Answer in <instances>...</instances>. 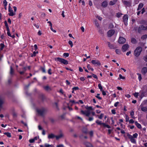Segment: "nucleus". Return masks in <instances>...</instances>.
<instances>
[{
	"label": "nucleus",
	"instance_id": "1",
	"mask_svg": "<svg viewBox=\"0 0 147 147\" xmlns=\"http://www.w3.org/2000/svg\"><path fill=\"white\" fill-rule=\"evenodd\" d=\"M55 60L56 61H59L61 63L64 65H67L68 64V61L66 60L59 57H57L55 58Z\"/></svg>",
	"mask_w": 147,
	"mask_h": 147
},
{
	"label": "nucleus",
	"instance_id": "2",
	"mask_svg": "<svg viewBox=\"0 0 147 147\" xmlns=\"http://www.w3.org/2000/svg\"><path fill=\"white\" fill-rule=\"evenodd\" d=\"M142 51V48L141 47H137L134 51V54L135 56L136 57H138L140 55Z\"/></svg>",
	"mask_w": 147,
	"mask_h": 147
},
{
	"label": "nucleus",
	"instance_id": "3",
	"mask_svg": "<svg viewBox=\"0 0 147 147\" xmlns=\"http://www.w3.org/2000/svg\"><path fill=\"white\" fill-rule=\"evenodd\" d=\"M129 47V45L127 44L123 45L121 48V50L123 52H125L128 50Z\"/></svg>",
	"mask_w": 147,
	"mask_h": 147
},
{
	"label": "nucleus",
	"instance_id": "4",
	"mask_svg": "<svg viewBox=\"0 0 147 147\" xmlns=\"http://www.w3.org/2000/svg\"><path fill=\"white\" fill-rule=\"evenodd\" d=\"M9 5L10 4H9V5L8 8V11L9 13V15L10 16H13L16 14V13L13 12V11L11 7Z\"/></svg>",
	"mask_w": 147,
	"mask_h": 147
},
{
	"label": "nucleus",
	"instance_id": "5",
	"mask_svg": "<svg viewBox=\"0 0 147 147\" xmlns=\"http://www.w3.org/2000/svg\"><path fill=\"white\" fill-rule=\"evenodd\" d=\"M36 111L39 114L41 115H42L45 112V110L43 108L37 109Z\"/></svg>",
	"mask_w": 147,
	"mask_h": 147
},
{
	"label": "nucleus",
	"instance_id": "6",
	"mask_svg": "<svg viewBox=\"0 0 147 147\" xmlns=\"http://www.w3.org/2000/svg\"><path fill=\"white\" fill-rule=\"evenodd\" d=\"M127 136H128L131 142L132 143L135 144L136 143V140L132 136L130 135L129 134H127Z\"/></svg>",
	"mask_w": 147,
	"mask_h": 147
},
{
	"label": "nucleus",
	"instance_id": "7",
	"mask_svg": "<svg viewBox=\"0 0 147 147\" xmlns=\"http://www.w3.org/2000/svg\"><path fill=\"white\" fill-rule=\"evenodd\" d=\"M115 31L114 30H109L107 32V35L109 37L111 36L115 33Z\"/></svg>",
	"mask_w": 147,
	"mask_h": 147
},
{
	"label": "nucleus",
	"instance_id": "8",
	"mask_svg": "<svg viewBox=\"0 0 147 147\" xmlns=\"http://www.w3.org/2000/svg\"><path fill=\"white\" fill-rule=\"evenodd\" d=\"M141 72L143 75H145L147 73V67H143L141 69Z\"/></svg>",
	"mask_w": 147,
	"mask_h": 147
},
{
	"label": "nucleus",
	"instance_id": "9",
	"mask_svg": "<svg viewBox=\"0 0 147 147\" xmlns=\"http://www.w3.org/2000/svg\"><path fill=\"white\" fill-rule=\"evenodd\" d=\"M126 41V39L123 37H119V42L120 44H123Z\"/></svg>",
	"mask_w": 147,
	"mask_h": 147
},
{
	"label": "nucleus",
	"instance_id": "10",
	"mask_svg": "<svg viewBox=\"0 0 147 147\" xmlns=\"http://www.w3.org/2000/svg\"><path fill=\"white\" fill-rule=\"evenodd\" d=\"M11 112L13 117H16L17 116V114L16 112L15 109L14 108H12L11 109Z\"/></svg>",
	"mask_w": 147,
	"mask_h": 147
},
{
	"label": "nucleus",
	"instance_id": "11",
	"mask_svg": "<svg viewBox=\"0 0 147 147\" xmlns=\"http://www.w3.org/2000/svg\"><path fill=\"white\" fill-rule=\"evenodd\" d=\"M81 112L82 114L85 115L87 116H89L90 115V113L88 111H84L82 110L81 111Z\"/></svg>",
	"mask_w": 147,
	"mask_h": 147
},
{
	"label": "nucleus",
	"instance_id": "12",
	"mask_svg": "<svg viewBox=\"0 0 147 147\" xmlns=\"http://www.w3.org/2000/svg\"><path fill=\"white\" fill-rule=\"evenodd\" d=\"M92 63L94 65L97 64L100 65H101L100 62L98 60H92L91 61Z\"/></svg>",
	"mask_w": 147,
	"mask_h": 147
},
{
	"label": "nucleus",
	"instance_id": "13",
	"mask_svg": "<svg viewBox=\"0 0 147 147\" xmlns=\"http://www.w3.org/2000/svg\"><path fill=\"white\" fill-rule=\"evenodd\" d=\"M128 19V17L127 15H125L123 18V20L124 22L125 25L127 24V22Z\"/></svg>",
	"mask_w": 147,
	"mask_h": 147
},
{
	"label": "nucleus",
	"instance_id": "14",
	"mask_svg": "<svg viewBox=\"0 0 147 147\" xmlns=\"http://www.w3.org/2000/svg\"><path fill=\"white\" fill-rule=\"evenodd\" d=\"M64 135L62 132L61 131L60 134L59 135L56 136H55V138L57 140H58L63 137Z\"/></svg>",
	"mask_w": 147,
	"mask_h": 147
},
{
	"label": "nucleus",
	"instance_id": "15",
	"mask_svg": "<svg viewBox=\"0 0 147 147\" xmlns=\"http://www.w3.org/2000/svg\"><path fill=\"white\" fill-rule=\"evenodd\" d=\"M140 107L142 111L143 112H146L147 111V107H144L142 104L140 105Z\"/></svg>",
	"mask_w": 147,
	"mask_h": 147
},
{
	"label": "nucleus",
	"instance_id": "16",
	"mask_svg": "<svg viewBox=\"0 0 147 147\" xmlns=\"http://www.w3.org/2000/svg\"><path fill=\"white\" fill-rule=\"evenodd\" d=\"M47 23H50V26H51V30L53 32L55 33H56V30H54L52 27V24L51 22L50 21H48Z\"/></svg>",
	"mask_w": 147,
	"mask_h": 147
},
{
	"label": "nucleus",
	"instance_id": "17",
	"mask_svg": "<svg viewBox=\"0 0 147 147\" xmlns=\"http://www.w3.org/2000/svg\"><path fill=\"white\" fill-rule=\"evenodd\" d=\"M56 136H55L53 134H49L48 136V138L49 139L53 138H55Z\"/></svg>",
	"mask_w": 147,
	"mask_h": 147
},
{
	"label": "nucleus",
	"instance_id": "18",
	"mask_svg": "<svg viewBox=\"0 0 147 147\" xmlns=\"http://www.w3.org/2000/svg\"><path fill=\"white\" fill-rule=\"evenodd\" d=\"M144 4L142 3H140L138 6V7L137 9V10H139L143 6Z\"/></svg>",
	"mask_w": 147,
	"mask_h": 147
},
{
	"label": "nucleus",
	"instance_id": "19",
	"mask_svg": "<svg viewBox=\"0 0 147 147\" xmlns=\"http://www.w3.org/2000/svg\"><path fill=\"white\" fill-rule=\"evenodd\" d=\"M135 123L136 125L138 127V128L139 129H140L142 128L141 125L140 124L138 123L137 121H136L135 122Z\"/></svg>",
	"mask_w": 147,
	"mask_h": 147
},
{
	"label": "nucleus",
	"instance_id": "20",
	"mask_svg": "<svg viewBox=\"0 0 147 147\" xmlns=\"http://www.w3.org/2000/svg\"><path fill=\"white\" fill-rule=\"evenodd\" d=\"M107 2L106 1H103L102 3V5L104 7H105L107 5Z\"/></svg>",
	"mask_w": 147,
	"mask_h": 147
},
{
	"label": "nucleus",
	"instance_id": "21",
	"mask_svg": "<svg viewBox=\"0 0 147 147\" xmlns=\"http://www.w3.org/2000/svg\"><path fill=\"white\" fill-rule=\"evenodd\" d=\"M107 45L111 49H114V46H113L109 42H107Z\"/></svg>",
	"mask_w": 147,
	"mask_h": 147
},
{
	"label": "nucleus",
	"instance_id": "22",
	"mask_svg": "<svg viewBox=\"0 0 147 147\" xmlns=\"http://www.w3.org/2000/svg\"><path fill=\"white\" fill-rule=\"evenodd\" d=\"M85 108L88 110H92L93 108L92 107H88V106H86L85 107Z\"/></svg>",
	"mask_w": 147,
	"mask_h": 147
},
{
	"label": "nucleus",
	"instance_id": "23",
	"mask_svg": "<svg viewBox=\"0 0 147 147\" xmlns=\"http://www.w3.org/2000/svg\"><path fill=\"white\" fill-rule=\"evenodd\" d=\"M4 134L6 135L8 137L10 138L11 137V133L9 132L4 133Z\"/></svg>",
	"mask_w": 147,
	"mask_h": 147
},
{
	"label": "nucleus",
	"instance_id": "24",
	"mask_svg": "<svg viewBox=\"0 0 147 147\" xmlns=\"http://www.w3.org/2000/svg\"><path fill=\"white\" fill-rule=\"evenodd\" d=\"M137 74L138 76V79L139 81H140L142 79L141 75V74L139 73Z\"/></svg>",
	"mask_w": 147,
	"mask_h": 147
},
{
	"label": "nucleus",
	"instance_id": "25",
	"mask_svg": "<svg viewBox=\"0 0 147 147\" xmlns=\"http://www.w3.org/2000/svg\"><path fill=\"white\" fill-rule=\"evenodd\" d=\"M45 147H53V146L52 145H50L49 144L46 143L45 144Z\"/></svg>",
	"mask_w": 147,
	"mask_h": 147
},
{
	"label": "nucleus",
	"instance_id": "26",
	"mask_svg": "<svg viewBox=\"0 0 147 147\" xmlns=\"http://www.w3.org/2000/svg\"><path fill=\"white\" fill-rule=\"evenodd\" d=\"M130 114L132 118L134 119L135 118V117L134 116V112L133 111H131L130 112Z\"/></svg>",
	"mask_w": 147,
	"mask_h": 147
},
{
	"label": "nucleus",
	"instance_id": "27",
	"mask_svg": "<svg viewBox=\"0 0 147 147\" xmlns=\"http://www.w3.org/2000/svg\"><path fill=\"white\" fill-rule=\"evenodd\" d=\"M102 124L105 127H106L108 128H111V127L109 125H108L106 124L105 123H102Z\"/></svg>",
	"mask_w": 147,
	"mask_h": 147
},
{
	"label": "nucleus",
	"instance_id": "28",
	"mask_svg": "<svg viewBox=\"0 0 147 147\" xmlns=\"http://www.w3.org/2000/svg\"><path fill=\"white\" fill-rule=\"evenodd\" d=\"M115 52L117 54L120 55L121 54V51L118 49H117L115 50Z\"/></svg>",
	"mask_w": 147,
	"mask_h": 147
},
{
	"label": "nucleus",
	"instance_id": "29",
	"mask_svg": "<svg viewBox=\"0 0 147 147\" xmlns=\"http://www.w3.org/2000/svg\"><path fill=\"white\" fill-rule=\"evenodd\" d=\"M7 33L8 35L9 36H11L10 33V32L9 31V27H8L7 28Z\"/></svg>",
	"mask_w": 147,
	"mask_h": 147
},
{
	"label": "nucleus",
	"instance_id": "30",
	"mask_svg": "<svg viewBox=\"0 0 147 147\" xmlns=\"http://www.w3.org/2000/svg\"><path fill=\"white\" fill-rule=\"evenodd\" d=\"M14 70L13 69L12 67L11 66L10 67V74L11 75H12L13 74Z\"/></svg>",
	"mask_w": 147,
	"mask_h": 147
},
{
	"label": "nucleus",
	"instance_id": "31",
	"mask_svg": "<svg viewBox=\"0 0 147 147\" xmlns=\"http://www.w3.org/2000/svg\"><path fill=\"white\" fill-rule=\"evenodd\" d=\"M99 88L100 90V91H102L103 90V88L101 84H99L98 85Z\"/></svg>",
	"mask_w": 147,
	"mask_h": 147
},
{
	"label": "nucleus",
	"instance_id": "32",
	"mask_svg": "<svg viewBox=\"0 0 147 147\" xmlns=\"http://www.w3.org/2000/svg\"><path fill=\"white\" fill-rule=\"evenodd\" d=\"M4 101L3 100H0V107H2L3 104L4 103Z\"/></svg>",
	"mask_w": 147,
	"mask_h": 147
},
{
	"label": "nucleus",
	"instance_id": "33",
	"mask_svg": "<svg viewBox=\"0 0 147 147\" xmlns=\"http://www.w3.org/2000/svg\"><path fill=\"white\" fill-rule=\"evenodd\" d=\"M131 42L133 43H135L136 42V40L134 38H132L131 39Z\"/></svg>",
	"mask_w": 147,
	"mask_h": 147
},
{
	"label": "nucleus",
	"instance_id": "34",
	"mask_svg": "<svg viewBox=\"0 0 147 147\" xmlns=\"http://www.w3.org/2000/svg\"><path fill=\"white\" fill-rule=\"evenodd\" d=\"M100 94H97V95L95 97L98 98L99 100H101L102 98L99 96Z\"/></svg>",
	"mask_w": 147,
	"mask_h": 147
},
{
	"label": "nucleus",
	"instance_id": "35",
	"mask_svg": "<svg viewBox=\"0 0 147 147\" xmlns=\"http://www.w3.org/2000/svg\"><path fill=\"white\" fill-rule=\"evenodd\" d=\"M3 3L5 7L7 5V3L6 0H4L3 1Z\"/></svg>",
	"mask_w": 147,
	"mask_h": 147
},
{
	"label": "nucleus",
	"instance_id": "36",
	"mask_svg": "<svg viewBox=\"0 0 147 147\" xmlns=\"http://www.w3.org/2000/svg\"><path fill=\"white\" fill-rule=\"evenodd\" d=\"M68 44L70 45L71 47L73 46V43L72 41L71 40H69L68 41Z\"/></svg>",
	"mask_w": 147,
	"mask_h": 147
},
{
	"label": "nucleus",
	"instance_id": "37",
	"mask_svg": "<svg viewBox=\"0 0 147 147\" xmlns=\"http://www.w3.org/2000/svg\"><path fill=\"white\" fill-rule=\"evenodd\" d=\"M96 122L98 125L102 124V123H102L101 121H99L98 120H97L96 121Z\"/></svg>",
	"mask_w": 147,
	"mask_h": 147
},
{
	"label": "nucleus",
	"instance_id": "38",
	"mask_svg": "<svg viewBox=\"0 0 147 147\" xmlns=\"http://www.w3.org/2000/svg\"><path fill=\"white\" fill-rule=\"evenodd\" d=\"M87 67L88 69H91L92 71H93L94 70V69L93 68H91L90 67V65L89 64H88L87 65Z\"/></svg>",
	"mask_w": 147,
	"mask_h": 147
},
{
	"label": "nucleus",
	"instance_id": "39",
	"mask_svg": "<svg viewBox=\"0 0 147 147\" xmlns=\"http://www.w3.org/2000/svg\"><path fill=\"white\" fill-rule=\"evenodd\" d=\"M138 136V134L137 133H135L132 136L134 138H136Z\"/></svg>",
	"mask_w": 147,
	"mask_h": 147
},
{
	"label": "nucleus",
	"instance_id": "40",
	"mask_svg": "<svg viewBox=\"0 0 147 147\" xmlns=\"http://www.w3.org/2000/svg\"><path fill=\"white\" fill-rule=\"evenodd\" d=\"M119 77L120 79H122L123 80H124L125 79V77L123 76H122V75L121 74H120L119 75Z\"/></svg>",
	"mask_w": 147,
	"mask_h": 147
},
{
	"label": "nucleus",
	"instance_id": "41",
	"mask_svg": "<svg viewBox=\"0 0 147 147\" xmlns=\"http://www.w3.org/2000/svg\"><path fill=\"white\" fill-rule=\"evenodd\" d=\"M147 38V35L146 34L144 35L141 38L142 39H146Z\"/></svg>",
	"mask_w": 147,
	"mask_h": 147
},
{
	"label": "nucleus",
	"instance_id": "42",
	"mask_svg": "<svg viewBox=\"0 0 147 147\" xmlns=\"http://www.w3.org/2000/svg\"><path fill=\"white\" fill-rule=\"evenodd\" d=\"M63 55L64 57H67L69 56V54L67 53H64L63 54Z\"/></svg>",
	"mask_w": 147,
	"mask_h": 147
},
{
	"label": "nucleus",
	"instance_id": "43",
	"mask_svg": "<svg viewBox=\"0 0 147 147\" xmlns=\"http://www.w3.org/2000/svg\"><path fill=\"white\" fill-rule=\"evenodd\" d=\"M139 95V93L138 92H135L134 94V96L136 98H137Z\"/></svg>",
	"mask_w": 147,
	"mask_h": 147
},
{
	"label": "nucleus",
	"instance_id": "44",
	"mask_svg": "<svg viewBox=\"0 0 147 147\" xmlns=\"http://www.w3.org/2000/svg\"><path fill=\"white\" fill-rule=\"evenodd\" d=\"M115 3V2H114V1H111L109 3V5H112L114 4Z\"/></svg>",
	"mask_w": 147,
	"mask_h": 147
},
{
	"label": "nucleus",
	"instance_id": "45",
	"mask_svg": "<svg viewBox=\"0 0 147 147\" xmlns=\"http://www.w3.org/2000/svg\"><path fill=\"white\" fill-rule=\"evenodd\" d=\"M35 141L33 139H30L29 140V142L30 143H34V142Z\"/></svg>",
	"mask_w": 147,
	"mask_h": 147
},
{
	"label": "nucleus",
	"instance_id": "46",
	"mask_svg": "<svg viewBox=\"0 0 147 147\" xmlns=\"http://www.w3.org/2000/svg\"><path fill=\"white\" fill-rule=\"evenodd\" d=\"M92 76L95 78L98 79V77L97 76L94 74H92Z\"/></svg>",
	"mask_w": 147,
	"mask_h": 147
},
{
	"label": "nucleus",
	"instance_id": "47",
	"mask_svg": "<svg viewBox=\"0 0 147 147\" xmlns=\"http://www.w3.org/2000/svg\"><path fill=\"white\" fill-rule=\"evenodd\" d=\"M80 80L82 81H84L85 80V78L83 77H81L80 78Z\"/></svg>",
	"mask_w": 147,
	"mask_h": 147
},
{
	"label": "nucleus",
	"instance_id": "48",
	"mask_svg": "<svg viewBox=\"0 0 147 147\" xmlns=\"http://www.w3.org/2000/svg\"><path fill=\"white\" fill-rule=\"evenodd\" d=\"M44 88L46 90H48L50 88L48 86H46L44 87Z\"/></svg>",
	"mask_w": 147,
	"mask_h": 147
},
{
	"label": "nucleus",
	"instance_id": "49",
	"mask_svg": "<svg viewBox=\"0 0 147 147\" xmlns=\"http://www.w3.org/2000/svg\"><path fill=\"white\" fill-rule=\"evenodd\" d=\"M0 46L1 47V49L2 50L4 47V45L3 44L1 43L0 44Z\"/></svg>",
	"mask_w": 147,
	"mask_h": 147
},
{
	"label": "nucleus",
	"instance_id": "50",
	"mask_svg": "<svg viewBox=\"0 0 147 147\" xmlns=\"http://www.w3.org/2000/svg\"><path fill=\"white\" fill-rule=\"evenodd\" d=\"M51 69L50 68L49 69L48 71V73L49 74H50V75L52 73L51 72Z\"/></svg>",
	"mask_w": 147,
	"mask_h": 147
},
{
	"label": "nucleus",
	"instance_id": "51",
	"mask_svg": "<svg viewBox=\"0 0 147 147\" xmlns=\"http://www.w3.org/2000/svg\"><path fill=\"white\" fill-rule=\"evenodd\" d=\"M95 25L97 27H98L99 26V24L98 22H97L96 21H95Z\"/></svg>",
	"mask_w": 147,
	"mask_h": 147
},
{
	"label": "nucleus",
	"instance_id": "52",
	"mask_svg": "<svg viewBox=\"0 0 147 147\" xmlns=\"http://www.w3.org/2000/svg\"><path fill=\"white\" fill-rule=\"evenodd\" d=\"M129 123H134V121L132 119H131L129 120Z\"/></svg>",
	"mask_w": 147,
	"mask_h": 147
},
{
	"label": "nucleus",
	"instance_id": "53",
	"mask_svg": "<svg viewBox=\"0 0 147 147\" xmlns=\"http://www.w3.org/2000/svg\"><path fill=\"white\" fill-rule=\"evenodd\" d=\"M79 71L81 72H82L83 71V69L80 67H79Z\"/></svg>",
	"mask_w": 147,
	"mask_h": 147
},
{
	"label": "nucleus",
	"instance_id": "54",
	"mask_svg": "<svg viewBox=\"0 0 147 147\" xmlns=\"http://www.w3.org/2000/svg\"><path fill=\"white\" fill-rule=\"evenodd\" d=\"M89 134L90 136H93V132L92 131H91L89 132Z\"/></svg>",
	"mask_w": 147,
	"mask_h": 147
},
{
	"label": "nucleus",
	"instance_id": "55",
	"mask_svg": "<svg viewBox=\"0 0 147 147\" xmlns=\"http://www.w3.org/2000/svg\"><path fill=\"white\" fill-rule=\"evenodd\" d=\"M111 112L113 114H115L116 113L114 109H113L111 110Z\"/></svg>",
	"mask_w": 147,
	"mask_h": 147
},
{
	"label": "nucleus",
	"instance_id": "56",
	"mask_svg": "<svg viewBox=\"0 0 147 147\" xmlns=\"http://www.w3.org/2000/svg\"><path fill=\"white\" fill-rule=\"evenodd\" d=\"M103 114H101L100 116H99V117H98V118L100 119H102L103 117Z\"/></svg>",
	"mask_w": 147,
	"mask_h": 147
},
{
	"label": "nucleus",
	"instance_id": "57",
	"mask_svg": "<svg viewBox=\"0 0 147 147\" xmlns=\"http://www.w3.org/2000/svg\"><path fill=\"white\" fill-rule=\"evenodd\" d=\"M79 89V88L78 87H75L73 88V89L74 90H76Z\"/></svg>",
	"mask_w": 147,
	"mask_h": 147
},
{
	"label": "nucleus",
	"instance_id": "58",
	"mask_svg": "<svg viewBox=\"0 0 147 147\" xmlns=\"http://www.w3.org/2000/svg\"><path fill=\"white\" fill-rule=\"evenodd\" d=\"M129 117L127 115H126V121H128L129 120Z\"/></svg>",
	"mask_w": 147,
	"mask_h": 147
},
{
	"label": "nucleus",
	"instance_id": "59",
	"mask_svg": "<svg viewBox=\"0 0 147 147\" xmlns=\"http://www.w3.org/2000/svg\"><path fill=\"white\" fill-rule=\"evenodd\" d=\"M145 11V9L144 8H143L142 10V14H143Z\"/></svg>",
	"mask_w": 147,
	"mask_h": 147
},
{
	"label": "nucleus",
	"instance_id": "60",
	"mask_svg": "<svg viewBox=\"0 0 147 147\" xmlns=\"http://www.w3.org/2000/svg\"><path fill=\"white\" fill-rule=\"evenodd\" d=\"M76 118H77V119H80V120H81L82 121V119L79 116H76Z\"/></svg>",
	"mask_w": 147,
	"mask_h": 147
},
{
	"label": "nucleus",
	"instance_id": "61",
	"mask_svg": "<svg viewBox=\"0 0 147 147\" xmlns=\"http://www.w3.org/2000/svg\"><path fill=\"white\" fill-rule=\"evenodd\" d=\"M119 104V102H117L115 103L114 105L115 107H116L117 106V105Z\"/></svg>",
	"mask_w": 147,
	"mask_h": 147
},
{
	"label": "nucleus",
	"instance_id": "62",
	"mask_svg": "<svg viewBox=\"0 0 147 147\" xmlns=\"http://www.w3.org/2000/svg\"><path fill=\"white\" fill-rule=\"evenodd\" d=\"M121 14L120 13H117V16L118 17H119L121 16Z\"/></svg>",
	"mask_w": 147,
	"mask_h": 147
},
{
	"label": "nucleus",
	"instance_id": "63",
	"mask_svg": "<svg viewBox=\"0 0 147 147\" xmlns=\"http://www.w3.org/2000/svg\"><path fill=\"white\" fill-rule=\"evenodd\" d=\"M102 92V94L103 95L105 96L106 95V93L105 91H104V90H102L101 91Z\"/></svg>",
	"mask_w": 147,
	"mask_h": 147
},
{
	"label": "nucleus",
	"instance_id": "64",
	"mask_svg": "<svg viewBox=\"0 0 147 147\" xmlns=\"http://www.w3.org/2000/svg\"><path fill=\"white\" fill-rule=\"evenodd\" d=\"M57 147H64V146L62 144H61L59 145H57Z\"/></svg>",
	"mask_w": 147,
	"mask_h": 147
}]
</instances>
